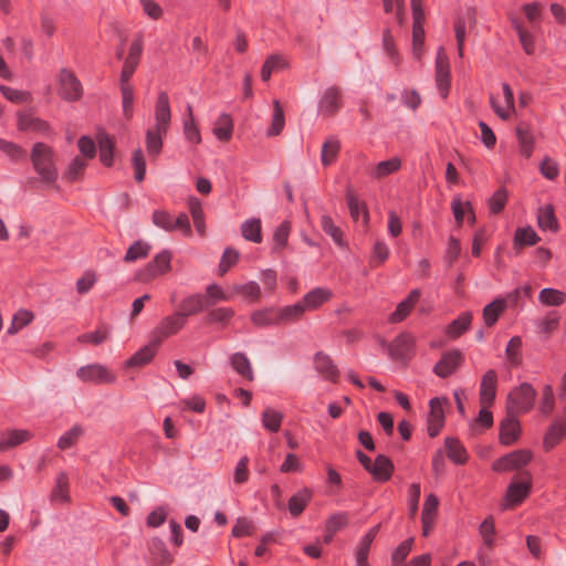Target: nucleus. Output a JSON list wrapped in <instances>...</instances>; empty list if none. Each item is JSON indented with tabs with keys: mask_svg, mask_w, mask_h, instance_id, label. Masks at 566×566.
I'll list each match as a JSON object with an SVG mask.
<instances>
[{
	"mask_svg": "<svg viewBox=\"0 0 566 566\" xmlns=\"http://www.w3.org/2000/svg\"><path fill=\"white\" fill-rule=\"evenodd\" d=\"M30 158L35 172L41 180L53 184L59 177L54 163V151L51 146L44 143H35L31 149Z\"/></svg>",
	"mask_w": 566,
	"mask_h": 566,
	"instance_id": "f257e3e1",
	"label": "nucleus"
},
{
	"mask_svg": "<svg viewBox=\"0 0 566 566\" xmlns=\"http://www.w3.org/2000/svg\"><path fill=\"white\" fill-rule=\"evenodd\" d=\"M536 390L528 382H523L513 388L506 400V411L511 413H525L530 411L536 398Z\"/></svg>",
	"mask_w": 566,
	"mask_h": 566,
	"instance_id": "f03ea898",
	"label": "nucleus"
},
{
	"mask_svg": "<svg viewBox=\"0 0 566 566\" xmlns=\"http://www.w3.org/2000/svg\"><path fill=\"white\" fill-rule=\"evenodd\" d=\"M171 258L172 255L169 250H163L157 253L150 262L135 273V280L146 283L167 273L171 268Z\"/></svg>",
	"mask_w": 566,
	"mask_h": 566,
	"instance_id": "7ed1b4c3",
	"label": "nucleus"
},
{
	"mask_svg": "<svg viewBox=\"0 0 566 566\" xmlns=\"http://www.w3.org/2000/svg\"><path fill=\"white\" fill-rule=\"evenodd\" d=\"M57 94L67 102H76L83 95V86L77 76L69 69L63 67L57 74Z\"/></svg>",
	"mask_w": 566,
	"mask_h": 566,
	"instance_id": "20e7f679",
	"label": "nucleus"
},
{
	"mask_svg": "<svg viewBox=\"0 0 566 566\" xmlns=\"http://www.w3.org/2000/svg\"><path fill=\"white\" fill-rule=\"evenodd\" d=\"M533 459V453L527 449L514 450L497 460L492 464L495 472H510L521 470L526 467Z\"/></svg>",
	"mask_w": 566,
	"mask_h": 566,
	"instance_id": "39448f33",
	"label": "nucleus"
},
{
	"mask_svg": "<svg viewBox=\"0 0 566 566\" xmlns=\"http://www.w3.org/2000/svg\"><path fill=\"white\" fill-rule=\"evenodd\" d=\"M76 377L83 382L95 385L114 384L116 375L102 364H88L76 370Z\"/></svg>",
	"mask_w": 566,
	"mask_h": 566,
	"instance_id": "423d86ee",
	"label": "nucleus"
},
{
	"mask_svg": "<svg viewBox=\"0 0 566 566\" xmlns=\"http://www.w3.org/2000/svg\"><path fill=\"white\" fill-rule=\"evenodd\" d=\"M144 50L143 34L138 33L129 45L119 76V82H129L138 67Z\"/></svg>",
	"mask_w": 566,
	"mask_h": 566,
	"instance_id": "0eeeda50",
	"label": "nucleus"
},
{
	"mask_svg": "<svg viewBox=\"0 0 566 566\" xmlns=\"http://www.w3.org/2000/svg\"><path fill=\"white\" fill-rule=\"evenodd\" d=\"M187 321L178 312L164 317L151 333L154 344H159L171 335L184 328Z\"/></svg>",
	"mask_w": 566,
	"mask_h": 566,
	"instance_id": "6e6552de",
	"label": "nucleus"
},
{
	"mask_svg": "<svg viewBox=\"0 0 566 566\" xmlns=\"http://www.w3.org/2000/svg\"><path fill=\"white\" fill-rule=\"evenodd\" d=\"M389 356L395 360H409L415 355V337L403 332L397 335L388 345Z\"/></svg>",
	"mask_w": 566,
	"mask_h": 566,
	"instance_id": "1a4fd4ad",
	"label": "nucleus"
},
{
	"mask_svg": "<svg viewBox=\"0 0 566 566\" xmlns=\"http://www.w3.org/2000/svg\"><path fill=\"white\" fill-rule=\"evenodd\" d=\"M522 480H513L506 490L505 500L509 506L521 504L530 494L532 489V475L528 471L521 474Z\"/></svg>",
	"mask_w": 566,
	"mask_h": 566,
	"instance_id": "9d476101",
	"label": "nucleus"
},
{
	"mask_svg": "<svg viewBox=\"0 0 566 566\" xmlns=\"http://www.w3.org/2000/svg\"><path fill=\"white\" fill-rule=\"evenodd\" d=\"M412 10V48L413 53L418 57L420 56L421 48L424 42V29L423 23L426 20L424 11L422 8V0H410Z\"/></svg>",
	"mask_w": 566,
	"mask_h": 566,
	"instance_id": "9b49d317",
	"label": "nucleus"
},
{
	"mask_svg": "<svg viewBox=\"0 0 566 566\" xmlns=\"http://www.w3.org/2000/svg\"><path fill=\"white\" fill-rule=\"evenodd\" d=\"M436 84L441 97L447 98L450 90V64L442 46L439 48L436 59Z\"/></svg>",
	"mask_w": 566,
	"mask_h": 566,
	"instance_id": "f8f14e48",
	"label": "nucleus"
},
{
	"mask_svg": "<svg viewBox=\"0 0 566 566\" xmlns=\"http://www.w3.org/2000/svg\"><path fill=\"white\" fill-rule=\"evenodd\" d=\"M463 359L462 353L458 349L446 352L434 365L433 373L440 378H447L457 371Z\"/></svg>",
	"mask_w": 566,
	"mask_h": 566,
	"instance_id": "ddd939ff",
	"label": "nucleus"
},
{
	"mask_svg": "<svg viewBox=\"0 0 566 566\" xmlns=\"http://www.w3.org/2000/svg\"><path fill=\"white\" fill-rule=\"evenodd\" d=\"M342 105L340 88L329 86L324 91L318 102V112L324 117H332L342 108Z\"/></svg>",
	"mask_w": 566,
	"mask_h": 566,
	"instance_id": "4468645a",
	"label": "nucleus"
},
{
	"mask_svg": "<svg viewBox=\"0 0 566 566\" xmlns=\"http://www.w3.org/2000/svg\"><path fill=\"white\" fill-rule=\"evenodd\" d=\"M444 402H447V399L438 397L432 398L429 402L430 412L428 416V434L431 438L437 437L444 427Z\"/></svg>",
	"mask_w": 566,
	"mask_h": 566,
	"instance_id": "2eb2a0df",
	"label": "nucleus"
},
{
	"mask_svg": "<svg viewBox=\"0 0 566 566\" xmlns=\"http://www.w3.org/2000/svg\"><path fill=\"white\" fill-rule=\"evenodd\" d=\"M497 388V374L494 369H489L482 377L480 384L479 400L483 408H490L495 400Z\"/></svg>",
	"mask_w": 566,
	"mask_h": 566,
	"instance_id": "dca6fc26",
	"label": "nucleus"
},
{
	"mask_svg": "<svg viewBox=\"0 0 566 566\" xmlns=\"http://www.w3.org/2000/svg\"><path fill=\"white\" fill-rule=\"evenodd\" d=\"M516 416L515 413L507 412L500 423L499 440L503 446H512L520 438L521 426Z\"/></svg>",
	"mask_w": 566,
	"mask_h": 566,
	"instance_id": "f3484780",
	"label": "nucleus"
},
{
	"mask_svg": "<svg viewBox=\"0 0 566 566\" xmlns=\"http://www.w3.org/2000/svg\"><path fill=\"white\" fill-rule=\"evenodd\" d=\"M313 364L315 370L326 380L331 382H337L339 377V369L335 365L332 357L324 353V352H317L314 355Z\"/></svg>",
	"mask_w": 566,
	"mask_h": 566,
	"instance_id": "a211bd4d",
	"label": "nucleus"
},
{
	"mask_svg": "<svg viewBox=\"0 0 566 566\" xmlns=\"http://www.w3.org/2000/svg\"><path fill=\"white\" fill-rule=\"evenodd\" d=\"M421 291L418 289L412 290L408 296L402 300L396 310L389 315L388 321L391 324H397L406 319L419 302Z\"/></svg>",
	"mask_w": 566,
	"mask_h": 566,
	"instance_id": "6ab92c4d",
	"label": "nucleus"
},
{
	"mask_svg": "<svg viewBox=\"0 0 566 566\" xmlns=\"http://www.w3.org/2000/svg\"><path fill=\"white\" fill-rule=\"evenodd\" d=\"M212 305L213 303L206 302L205 295L196 293L182 298L177 312L187 321L188 316L196 315Z\"/></svg>",
	"mask_w": 566,
	"mask_h": 566,
	"instance_id": "aec40b11",
	"label": "nucleus"
},
{
	"mask_svg": "<svg viewBox=\"0 0 566 566\" xmlns=\"http://www.w3.org/2000/svg\"><path fill=\"white\" fill-rule=\"evenodd\" d=\"M171 119L169 97L166 92H159L155 106V127L160 132H167Z\"/></svg>",
	"mask_w": 566,
	"mask_h": 566,
	"instance_id": "412c9836",
	"label": "nucleus"
},
{
	"mask_svg": "<svg viewBox=\"0 0 566 566\" xmlns=\"http://www.w3.org/2000/svg\"><path fill=\"white\" fill-rule=\"evenodd\" d=\"M394 471L392 461L385 454H378L370 467L369 473L376 482L385 483L391 479Z\"/></svg>",
	"mask_w": 566,
	"mask_h": 566,
	"instance_id": "4be33fe9",
	"label": "nucleus"
},
{
	"mask_svg": "<svg viewBox=\"0 0 566 566\" xmlns=\"http://www.w3.org/2000/svg\"><path fill=\"white\" fill-rule=\"evenodd\" d=\"M333 297V292L326 287H315L307 292L301 301L306 312L319 308Z\"/></svg>",
	"mask_w": 566,
	"mask_h": 566,
	"instance_id": "5701e85b",
	"label": "nucleus"
},
{
	"mask_svg": "<svg viewBox=\"0 0 566 566\" xmlns=\"http://www.w3.org/2000/svg\"><path fill=\"white\" fill-rule=\"evenodd\" d=\"M439 500L434 494H429L426 497L422 512H421V523H422V535L428 536L436 522L437 511H438Z\"/></svg>",
	"mask_w": 566,
	"mask_h": 566,
	"instance_id": "b1692460",
	"label": "nucleus"
},
{
	"mask_svg": "<svg viewBox=\"0 0 566 566\" xmlns=\"http://www.w3.org/2000/svg\"><path fill=\"white\" fill-rule=\"evenodd\" d=\"M250 319L252 324L259 328L281 325L277 307L274 306L253 311L250 315Z\"/></svg>",
	"mask_w": 566,
	"mask_h": 566,
	"instance_id": "393cba45",
	"label": "nucleus"
},
{
	"mask_svg": "<svg viewBox=\"0 0 566 566\" xmlns=\"http://www.w3.org/2000/svg\"><path fill=\"white\" fill-rule=\"evenodd\" d=\"M380 530V524H377L368 530V532L360 538L356 548V566H369L368 554L370 546Z\"/></svg>",
	"mask_w": 566,
	"mask_h": 566,
	"instance_id": "a878e982",
	"label": "nucleus"
},
{
	"mask_svg": "<svg viewBox=\"0 0 566 566\" xmlns=\"http://www.w3.org/2000/svg\"><path fill=\"white\" fill-rule=\"evenodd\" d=\"M502 90L504 95V105H500L495 102L494 97H490L491 106L494 111V113L501 118V119H509L511 117V114L514 112V95L511 86L507 83H502Z\"/></svg>",
	"mask_w": 566,
	"mask_h": 566,
	"instance_id": "bb28decb",
	"label": "nucleus"
},
{
	"mask_svg": "<svg viewBox=\"0 0 566 566\" xmlns=\"http://www.w3.org/2000/svg\"><path fill=\"white\" fill-rule=\"evenodd\" d=\"M232 369L248 381L254 380L252 364L245 353L237 352L229 358Z\"/></svg>",
	"mask_w": 566,
	"mask_h": 566,
	"instance_id": "cd10ccee",
	"label": "nucleus"
},
{
	"mask_svg": "<svg viewBox=\"0 0 566 566\" xmlns=\"http://www.w3.org/2000/svg\"><path fill=\"white\" fill-rule=\"evenodd\" d=\"M32 437L31 432L22 429H12L0 434V452H4L8 449L18 447L23 442L30 440Z\"/></svg>",
	"mask_w": 566,
	"mask_h": 566,
	"instance_id": "c85d7f7f",
	"label": "nucleus"
},
{
	"mask_svg": "<svg viewBox=\"0 0 566 566\" xmlns=\"http://www.w3.org/2000/svg\"><path fill=\"white\" fill-rule=\"evenodd\" d=\"M468 22L473 27L475 24V17L472 10L468 11V17H457L454 20V34L458 46V55L459 57L463 56L464 42L467 35V24Z\"/></svg>",
	"mask_w": 566,
	"mask_h": 566,
	"instance_id": "c756f323",
	"label": "nucleus"
},
{
	"mask_svg": "<svg viewBox=\"0 0 566 566\" xmlns=\"http://www.w3.org/2000/svg\"><path fill=\"white\" fill-rule=\"evenodd\" d=\"M447 457L454 463L463 465L468 462L469 455L464 446L459 439L447 437L444 440Z\"/></svg>",
	"mask_w": 566,
	"mask_h": 566,
	"instance_id": "7c9ffc66",
	"label": "nucleus"
},
{
	"mask_svg": "<svg viewBox=\"0 0 566 566\" xmlns=\"http://www.w3.org/2000/svg\"><path fill=\"white\" fill-rule=\"evenodd\" d=\"M537 226L543 231H558L559 224L552 205H545L537 209Z\"/></svg>",
	"mask_w": 566,
	"mask_h": 566,
	"instance_id": "2f4dec72",
	"label": "nucleus"
},
{
	"mask_svg": "<svg viewBox=\"0 0 566 566\" xmlns=\"http://www.w3.org/2000/svg\"><path fill=\"white\" fill-rule=\"evenodd\" d=\"M18 128L20 130H32L42 134H48L50 132V125L48 122L39 117H34L29 113L18 114Z\"/></svg>",
	"mask_w": 566,
	"mask_h": 566,
	"instance_id": "473e14b6",
	"label": "nucleus"
},
{
	"mask_svg": "<svg viewBox=\"0 0 566 566\" xmlns=\"http://www.w3.org/2000/svg\"><path fill=\"white\" fill-rule=\"evenodd\" d=\"M566 436V422L562 420L554 421L547 429L544 440L543 447L545 451L552 450L555 446H557L562 439Z\"/></svg>",
	"mask_w": 566,
	"mask_h": 566,
	"instance_id": "72a5a7b5",
	"label": "nucleus"
},
{
	"mask_svg": "<svg viewBox=\"0 0 566 566\" xmlns=\"http://www.w3.org/2000/svg\"><path fill=\"white\" fill-rule=\"evenodd\" d=\"M312 491L308 490L307 488H303L294 495H292L287 504L290 514L293 517L300 516L308 505L310 501L312 500Z\"/></svg>",
	"mask_w": 566,
	"mask_h": 566,
	"instance_id": "f704fd0d",
	"label": "nucleus"
},
{
	"mask_svg": "<svg viewBox=\"0 0 566 566\" xmlns=\"http://www.w3.org/2000/svg\"><path fill=\"white\" fill-rule=\"evenodd\" d=\"M159 344H154L151 338L149 344L137 350L129 359L126 360L127 367H142L147 365L155 356Z\"/></svg>",
	"mask_w": 566,
	"mask_h": 566,
	"instance_id": "c9c22d12",
	"label": "nucleus"
},
{
	"mask_svg": "<svg viewBox=\"0 0 566 566\" xmlns=\"http://www.w3.org/2000/svg\"><path fill=\"white\" fill-rule=\"evenodd\" d=\"M97 143L99 149V160L105 167L113 166L114 163V142L112 137L105 133L101 132L97 135Z\"/></svg>",
	"mask_w": 566,
	"mask_h": 566,
	"instance_id": "e433bc0d",
	"label": "nucleus"
},
{
	"mask_svg": "<svg viewBox=\"0 0 566 566\" xmlns=\"http://www.w3.org/2000/svg\"><path fill=\"white\" fill-rule=\"evenodd\" d=\"M541 238L537 235L535 230L531 227L517 228L513 238L514 249L521 250L524 247L535 245Z\"/></svg>",
	"mask_w": 566,
	"mask_h": 566,
	"instance_id": "4c0bfd02",
	"label": "nucleus"
},
{
	"mask_svg": "<svg viewBox=\"0 0 566 566\" xmlns=\"http://www.w3.org/2000/svg\"><path fill=\"white\" fill-rule=\"evenodd\" d=\"M213 135L221 142H228L231 139L233 134V120L227 113H222L213 125Z\"/></svg>",
	"mask_w": 566,
	"mask_h": 566,
	"instance_id": "58836bf2",
	"label": "nucleus"
},
{
	"mask_svg": "<svg viewBox=\"0 0 566 566\" xmlns=\"http://www.w3.org/2000/svg\"><path fill=\"white\" fill-rule=\"evenodd\" d=\"M472 322V314L464 312L453 319L446 328L448 337L455 339L470 328Z\"/></svg>",
	"mask_w": 566,
	"mask_h": 566,
	"instance_id": "ea45409f",
	"label": "nucleus"
},
{
	"mask_svg": "<svg viewBox=\"0 0 566 566\" xmlns=\"http://www.w3.org/2000/svg\"><path fill=\"white\" fill-rule=\"evenodd\" d=\"M241 234L247 241L262 242V224L259 218H250L241 224Z\"/></svg>",
	"mask_w": 566,
	"mask_h": 566,
	"instance_id": "a19ab883",
	"label": "nucleus"
},
{
	"mask_svg": "<svg viewBox=\"0 0 566 566\" xmlns=\"http://www.w3.org/2000/svg\"><path fill=\"white\" fill-rule=\"evenodd\" d=\"M340 150V142L335 136H329L322 146L321 160L323 166H329L335 161Z\"/></svg>",
	"mask_w": 566,
	"mask_h": 566,
	"instance_id": "79ce46f5",
	"label": "nucleus"
},
{
	"mask_svg": "<svg viewBox=\"0 0 566 566\" xmlns=\"http://www.w3.org/2000/svg\"><path fill=\"white\" fill-rule=\"evenodd\" d=\"M277 311L281 325L300 321L306 312L301 301L292 305L277 307Z\"/></svg>",
	"mask_w": 566,
	"mask_h": 566,
	"instance_id": "37998d69",
	"label": "nucleus"
},
{
	"mask_svg": "<svg viewBox=\"0 0 566 566\" xmlns=\"http://www.w3.org/2000/svg\"><path fill=\"white\" fill-rule=\"evenodd\" d=\"M505 310V301L495 298L483 308V321L488 327L493 326Z\"/></svg>",
	"mask_w": 566,
	"mask_h": 566,
	"instance_id": "c03bdc74",
	"label": "nucleus"
},
{
	"mask_svg": "<svg viewBox=\"0 0 566 566\" xmlns=\"http://www.w3.org/2000/svg\"><path fill=\"white\" fill-rule=\"evenodd\" d=\"M234 314L235 312L232 307L221 306L212 308L206 316V323L226 326L233 318Z\"/></svg>",
	"mask_w": 566,
	"mask_h": 566,
	"instance_id": "a18cd8bd",
	"label": "nucleus"
},
{
	"mask_svg": "<svg viewBox=\"0 0 566 566\" xmlns=\"http://www.w3.org/2000/svg\"><path fill=\"white\" fill-rule=\"evenodd\" d=\"M285 126L284 111L277 99L273 101L272 123L266 130V136L274 137L282 133Z\"/></svg>",
	"mask_w": 566,
	"mask_h": 566,
	"instance_id": "49530a36",
	"label": "nucleus"
},
{
	"mask_svg": "<svg viewBox=\"0 0 566 566\" xmlns=\"http://www.w3.org/2000/svg\"><path fill=\"white\" fill-rule=\"evenodd\" d=\"M189 211L191 213L195 228L200 235L206 234L205 213L199 199L190 198L188 201Z\"/></svg>",
	"mask_w": 566,
	"mask_h": 566,
	"instance_id": "de8ad7c7",
	"label": "nucleus"
},
{
	"mask_svg": "<svg viewBox=\"0 0 566 566\" xmlns=\"http://www.w3.org/2000/svg\"><path fill=\"white\" fill-rule=\"evenodd\" d=\"M150 250L151 245L149 243L142 240L135 241L126 251L124 261L126 263H132L145 259L148 256Z\"/></svg>",
	"mask_w": 566,
	"mask_h": 566,
	"instance_id": "09e8293b",
	"label": "nucleus"
},
{
	"mask_svg": "<svg viewBox=\"0 0 566 566\" xmlns=\"http://www.w3.org/2000/svg\"><path fill=\"white\" fill-rule=\"evenodd\" d=\"M70 481L65 472H61L55 481V486L51 492V500L67 502L70 500Z\"/></svg>",
	"mask_w": 566,
	"mask_h": 566,
	"instance_id": "8fccbe9b",
	"label": "nucleus"
},
{
	"mask_svg": "<svg viewBox=\"0 0 566 566\" xmlns=\"http://www.w3.org/2000/svg\"><path fill=\"white\" fill-rule=\"evenodd\" d=\"M167 132H160L158 127L149 128L146 132V148L150 156H158L163 148V136Z\"/></svg>",
	"mask_w": 566,
	"mask_h": 566,
	"instance_id": "3c124183",
	"label": "nucleus"
},
{
	"mask_svg": "<svg viewBox=\"0 0 566 566\" xmlns=\"http://www.w3.org/2000/svg\"><path fill=\"white\" fill-rule=\"evenodd\" d=\"M538 301L546 306H560L566 301V294L556 289L545 287L541 290Z\"/></svg>",
	"mask_w": 566,
	"mask_h": 566,
	"instance_id": "603ef678",
	"label": "nucleus"
},
{
	"mask_svg": "<svg viewBox=\"0 0 566 566\" xmlns=\"http://www.w3.org/2000/svg\"><path fill=\"white\" fill-rule=\"evenodd\" d=\"M346 201L350 216L355 221H357L360 216L364 217L365 221L368 220V210L365 202L360 201L352 190H347Z\"/></svg>",
	"mask_w": 566,
	"mask_h": 566,
	"instance_id": "864d4df0",
	"label": "nucleus"
},
{
	"mask_svg": "<svg viewBox=\"0 0 566 566\" xmlns=\"http://www.w3.org/2000/svg\"><path fill=\"white\" fill-rule=\"evenodd\" d=\"M284 416L281 411L270 407L262 412V426L270 432H277L281 429Z\"/></svg>",
	"mask_w": 566,
	"mask_h": 566,
	"instance_id": "5fc2aeb1",
	"label": "nucleus"
},
{
	"mask_svg": "<svg viewBox=\"0 0 566 566\" xmlns=\"http://www.w3.org/2000/svg\"><path fill=\"white\" fill-rule=\"evenodd\" d=\"M233 291L251 303L259 302L261 297L260 285L254 281H250L244 284H237L233 286Z\"/></svg>",
	"mask_w": 566,
	"mask_h": 566,
	"instance_id": "6e6d98bb",
	"label": "nucleus"
},
{
	"mask_svg": "<svg viewBox=\"0 0 566 566\" xmlns=\"http://www.w3.org/2000/svg\"><path fill=\"white\" fill-rule=\"evenodd\" d=\"M149 549L156 563L160 565H169L172 562L171 554L168 552L161 539L154 538L150 542Z\"/></svg>",
	"mask_w": 566,
	"mask_h": 566,
	"instance_id": "4d7b16f0",
	"label": "nucleus"
},
{
	"mask_svg": "<svg viewBox=\"0 0 566 566\" xmlns=\"http://www.w3.org/2000/svg\"><path fill=\"white\" fill-rule=\"evenodd\" d=\"M513 28L515 29L523 50L526 54H533L535 51V41L531 32L524 29L522 22L517 19H512Z\"/></svg>",
	"mask_w": 566,
	"mask_h": 566,
	"instance_id": "13d9d810",
	"label": "nucleus"
},
{
	"mask_svg": "<svg viewBox=\"0 0 566 566\" xmlns=\"http://www.w3.org/2000/svg\"><path fill=\"white\" fill-rule=\"evenodd\" d=\"M187 113H188V118H186L184 122V133H185L186 139L189 143L195 144V145L200 144L201 135H200L197 124L195 123L191 105L187 106Z\"/></svg>",
	"mask_w": 566,
	"mask_h": 566,
	"instance_id": "bf43d9fd",
	"label": "nucleus"
},
{
	"mask_svg": "<svg viewBox=\"0 0 566 566\" xmlns=\"http://www.w3.org/2000/svg\"><path fill=\"white\" fill-rule=\"evenodd\" d=\"M521 347H522V339L520 336L512 337L506 345L505 355H506L509 364L512 367H516V366L521 365V363H522L523 357H522Z\"/></svg>",
	"mask_w": 566,
	"mask_h": 566,
	"instance_id": "052dcab7",
	"label": "nucleus"
},
{
	"mask_svg": "<svg viewBox=\"0 0 566 566\" xmlns=\"http://www.w3.org/2000/svg\"><path fill=\"white\" fill-rule=\"evenodd\" d=\"M286 66V62L284 59L279 54L270 55L262 69H261V78L264 82H268L271 78V75L274 71L282 70Z\"/></svg>",
	"mask_w": 566,
	"mask_h": 566,
	"instance_id": "680f3d73",
	"label": "nucleus"
},
{
	"mask_svg": "<svg viewBox=\"0 0 566 566\" xmlns=\"http://www.w3.org/2000/svg\"><path fill=\"white\" fill-rule=\"evenodd\" d=\"M321 227L323 231L332 238L336 245L344 247L343 232L340 228L334 223L333 219L329 216H322Z\"/></svg>",
	"mask_w": 566,
	"mask_h": 566,
	"instance_id": "e2e57ef3",
	"label": "nucleus"
},
{
	"mask_svg": "<svg viewBox=\"0 0 566 566\" xmlns=\"http://www.w3.org/2000/svg\"><path fill=\"white\" fill-rule=\"evenodd\" d=\"M390 251L388 245L384 240H377L374 243L371 256H370V266L378 268L384 264L389 258Z\"/></svg>",
	"mask_w": 566,
	"mask_h": 566,
	"instance_id": "0e129e2a",
	"label": "nucleus"
},
{
	"mask_svg": "<svg viewBox=\"0 0 566 566\" xmlns=\"http://www.w3.org/2000/svg\"><path fill=\"white\" fill-rule=\"evenodd\" d=\"M109 335L107 326H99L96 331L84 333L77 336V342L81 344H93L95 346L103 344Z\"/></svg>",
	"mask_w": 566,
	"mask_h": 566,
	"instance_id": "69168bd1",
	"label": "nucleus"
},
{
	"mask_svg": "<svg viewBox=\"0 0 566 566\" xmlns=\"http://www.w3.org/2000/svg\"><path fill=\"white\" fill-rule=\"evenodd\" d=\"M0 151L8 156L12 161L27 159V151L20 145L0 138Z\"/></svg>",
	"mask_w": 566,
	"mask_h": 566,
	"instance_id": "338daca9",
	"label": "nucleus"
},
{
	"mask_svg": "<svg viewBox=\"0 0 566 566\" xmlns=\"http://www.w3.org/2000/svg\"><path fill=\"white\" fill-rule=\"evenodd\" d=\"M84 430L81 426L75 424L71 429H69L65 433H63L57 440V448L61 450H66L73 447L77 440L83 436Z\"/></svg>",
	"mask_w": 566,
	"mask_h": 566,
	"instance_id": "774afa93",
	"label": "nucleus"
}]
</instances>
